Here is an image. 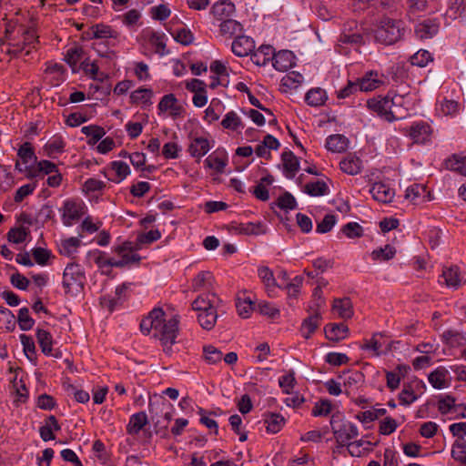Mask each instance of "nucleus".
<instances>
[{
	"label": "nucleus",
	"instance_id": "nucleus-47",
	"mask_svg": "<svg viewBox=\"0 0 466 466\" xmlns=\"http://www.w3.org/2000/svg\"><path fill=\"white\" fill-rule=\"evenodd\" d=\"M433 55L426 49H420L410 57L412 66L425 67L429 63L433 62Z\"/></svg>",
	"mask_w": 466,
	"mask_h": 466
},
{
	"label": "nucleus",
	"instance_id": "nucleus-3",
	"mask_svg": "<svg viewBox=\"0 0 466 466\" xmlns=\"http://www.w3.org/2000/svg\"><path fill=\"white\" fill-rule=\"evenodd\" d=\"M85 280L86 275L81 265L70 262L66 266L62 281L66 293L77 296L84 289Z\"/></svg>",
	"mask_w": 466,
	"mask_h": 466
},
{
	"label": "nucleus",
	"instance_id": "nucleus-21",
	"mask_svg": "<svg viewBox=\"0 0 466 466\" xmlns=\"http://www.w3.org/2000/svg\"><path fill=\"white\" fill-rule=\"evenodd\" d=\"M283 173L288 179L295 177L299 169V160L292 151H284L281 155Z\"/></svg>",
	"mask_w": 466,
	"mask_h": 466
},
{
	"label": "nucleus",
	"instance_id": "nucleus-15",
	"mask_svg": "<svg viewBox=\"0 0 466 466\" xmlns=\"http://www.w3.org/2000/svg\"><path fill=\"white\" fill-rule=\"evenodd\" d=\"M407 133L413 142L425 144L431 140L432 128L427 122L418 121L410 125L407 129Z\"/></svg>",
	"mask_w": 466,
	"mask_h": 466
},
{
	"label": "nucleus",
	"instance_id": "nucleus-37",
	"mask_svg": "<svg viewBox=\"0 0 466 466\" xmlns=\"http://www.w3.org/2000/svg\"><path fill=\"white\" fill-rule=\"evenodd\" d=\"M327 100L326 91L322 88H312L307 92L305 101L309 106H320Z\"/></svg>",
	"mask_w": 466,
	"mask_h": 466
},
{
	"label": "nucleus",
	"instance_id": "nucleus-10",
	"mask_svg": "<svg viewBox=\"0 0 466 466\" xmlns=\"http://www.w3.org/2000/svg\"><path fill=\"white\" fill-rule=\"evenodd\" d=\"M214 147V141L206 137H190L187 152L198 162Z\"/></svg>",
	"mask_w": 466,
	"mask_h": 466
},
{
	"label": "nucleus",
	"instance_id": "nucleus-44",
	"mask_svg": "<svg viewBox=\"0 0 466 466\" xmlns=\"http://www.w3.org/2000/svg\"><path fill=\"white\" fill-rule=\"evenodd\" d=\"M448 169L459 173L466 177V157L461 155H453L446 161Z\"/></svg>",
	"mask_w": 466,
	"mask_h": 466
},
{
	"label": "nucleus",
	"instance_id": "nucleus-59",
	"mask_svg": "<svg viewBox=\"0 0 466 466\" xmlns=\"http://www.w3.org/2000/svg\"><path fill=\"white\" fill-rule=\"evenodd\" d=\"M449 12L454 18L466 20V0H450Z\"/></svg>",
	"mask_w": 466,
	"mask_h": 466
},
{
	"label": "nucleus",
	"instance_id": "nucleus-36",
	"mask_svg": "<svg viewBox=\"0 0 466 466\" xmlns=\"http://www.w3.org/2000/svg\"><path fill=\"white\" fill-rule=\"evenodd\" d=\"M264 423L267 432L275 434L280 431L285 424V419L279 413H270L265 417Z\"/></svg>",
	"mask_w": 466,
	"mask_h": 466
},
{
	"label": "nucleus",
	"instance_id": "nucleus-63",
	"mask_svg": "<svg viewBox=\"0 0 466 466\" xmlns=\"http://www.w3.org/2000/svg\"><path fill=\"white\" fill-rule=\"evenodd\" d=\"M437 407L442 415L448 414L456 409V400L451 395L441 396L438 400Z\"/></svg>",
	"mask_w": 466,
	"mask_h": 466
},
{
	"label": "nucleus",
	"instance_id": "nucleus-56",
	"mask_svg": "<svg viewBox=\"0 0 466 466\" xmlns=\"http://www.w3.org/2000/svg\"><path fill=\"white\" fill-rule=\"evenodd\" d=\"M161 238V233L158 229L149 230L145 233H140L137 238V248H140L144 245H149Z\"/></svg>",
	"mask_w": 466,
	"mask_h": 466
},
{
	"label": "nucleus",
	"instance_id": "nucleus-61",
	"mask_svg": "<svg viewBox=\"0 0 466 466\" xmlns=\"http://www.w3.org/2000/svg\"><path fill=\"white\" fill-rule=\"evenodd\" d=\"M258 275L259 279L263 281L268 291L272 290L276 287L277 284L273 272L268 267L258 268Z\"/></svg>",
	"mask_w": 466,
	"mask_h": 466
},
{
	"label": "nucleus",
	"instance_id": "nucleus-49",
	"mask_svg": "<svg viewBox=\"0 0 466 466\" xmlns=\"http://www.w3.org/2000/svg\"><path fill=\"white\" fill-rule=\"evenodd\" d=\"M65 146L66 143L62 137H55L45 145L44 149L48 157H53L56 154L62 153Z\"/></svg>",
	"mask_w": 466,
	"mask_h": 466
},
{
	"label": "nucleus",
	"instance_id": "nucleus-40",
	"mask_svg": "<svg viewBox=\"0 0 466 466\" xmlns=\"http://www.w3.org/2000/svg\"><path fill=\"white\" fill-rule=\"evenodd\" d=\"M379 75L376 71L368 72L357 84L360 91L369 92L379 86Z\"/></svg>",
	"mask_w": 466,
	"mask_h": 466
},
{
	"label": "nucleus",
	"instance_id": "nucleus-42",
	"mask_svg": "<svg viewBox=\"0 0 466 466\" xmlns=\"http://www.w3.org/2000/svg\"><path fill=\"white\" fill-rule=\"evenodd\" d=\"M427 0H407V15L410 20H414L421 13L427 10Z\"/></svg>",
	"mask_w": 466,
	"mask_h": 466
},
{
	"label": "nucleus",
	"instance_id": "nucleus-2",
	"mask_svg": "<svg viewBox=\"0 0 466 466\" xmlns=\"http://www.w3.org/2000/svg\"><path fill=\"white\" fill-rule=\"evenodd\" d=\"M88 35L90 38L103 40L94 44V49L100 56L108 59H113L116 56L114 51L106 49L107 46H115L117 42L118 34L111 26L104 24L95 25L90 27Z\"/></svg>",
	"mask_w": 466,
	"mask_h": 466
},
{
	"label": "nucleus",
	"instance_id": "nucleus-19",
	"mask_svg": "<svg viewBox=\"0 0 466 466\" xmlns=\"http://www.w3.org/2000/svg\"><path fill=\"white\" fill-rule=\"evenodd\" d=\"M228 162L226 151L217 149L212 152L204 161L207 167L214 169L217 173L222 174Z\"/></svg>",
	"mask_w": 466,
	"mask_h": 466
},
{
	"label": "nucleus",
	"instance_id": "nucleus-25",
	"mask_svg": "<svg viewBox=\"0 0 466 466\" xmlns=\"http://www.w3.org/2000/svg\"><path fill=\"white\" fill-rule=\"evenodd\" d=\"M430 384L438 390H442L450 386L449 371L444 367H438L428 376Z\"/></svg>",
	"mask_w": 466,
	"mask_h": 466
},
{
	"label": "nucleus",
	"instance_id": "nucleus-22",
	"mask_svg": "<svg viewBox=\"0 0 466 466\" xmlns=\"http://www.w3.org/2000/svg\"><path fill=\"white\" fill-rule=\"evenodd\" d=\"M295 56L289 50H280L278 53L274 52L272 66L278 71H287L294 65Z\"/></svg>",
	"mask_w": 466,
	"mask_h": 466
},
{
	"label": "nucleus",
	"instance_id": "nucleus-60",
	"mask_svg": "<svg viewBox=\"0 0 466 466\" xmlns=\"http://www.w3.org/2000/svg\"><path fill=\"white\" fill-rule=\"evenodd\" d=\"M459 103L455 100L444 98L439 103L438 110L443 116H455L459 112Z\"/></svg>",
	"mask_w": 466,
	"mask_h": 466
},
{
	"label": "nucleus",
	"instance_id": "nucleus-62",
	"mask_svg": "<svg viewBox=\"0 0 466 466\" xmlns=\"http://www.w3.org/2000/svg\"><path fill=\"white\" fill-rule=\"evenodd\" d=\"M17 322L21 330H30L34 327L35 320L29 315L27 308H21L19 309Z\"/></svg>",
	"mask_w": 466,
	"mask_h": 466
},
{
	"label": "nucleus",
	"instance_id": "nucleus-6",
	"mask_svg": "<svg viewBox=\"0 0 466 466\" xmlns=\"http://www.w3.org/2000/svg\"><path fill=\"white\" fill-rule=\"evenodd\" d=\"M426 390L425 382L417 378L411 377L402 385L401 391L398 395L400 405L410 406L420 398Z\"/></svg>",
	"mask_w": 466,
	"mask_h": 466
},
{
	"label": "nucleus",
	"instance_id": "nucleus-46",
	"mask_svg": "<svg viewBox=\"0 0 466 466\" xmlns=\"http://www.w3.org/2000/svg\"><path fill=\"white\" fill-rule=\"evenodd\" d=\"M303 191L311 197H321L329 194V188L326 182L318 180L308 183Z\"/></svg>",
	"mask_w": 466,
	"mask_h": 466
},
{
	"label": "nucleus",
	"instance_id": "nucleus-57",
	"mask_svg": "<svg viewBox=\"0 0 466 466\" xmlns=\"http://www.w3.org/2000/svg\"><path fill=\"white\" fill-rule=\"evenodd\" d=\"M17 155L20 157L22 163L25 165V167H29L28 164L30 162L36 161V157L35 155L33 147L29 142H25L19 147Z\"/></svg>",
	"mask_w": 466,
	"mask_h": 466
},
{
	"label": "nucleus",
	"instance_id": "nucleus-45",
	"mask_svg": "<svg viewBox=\"0 0 466 466\" xmlns=\"http://www.w3.org/2000/svg\"><path fill=\"white\" fill-rule=\"evenodd\" d=\"M149 42L154 46L155 52L160 56H167L168 50L167 49V36L165 34L153 32L150 35Z\"/></svg>",
	"mask_w": 466,
	"mask_h": 466
},
{
	"label": "nucleus",
	"instance_id": "nucleus-51",
	"mask_svg": "<svg viewBox=\"0 0 466 466\" xmlns=\"http://www.w3.org/2000/svg\"><path fill=\"white\" fill-rule=\"evenodd\" d=\"M218 311H209L208 313H198V321L202 329L211 330L217 322Z\"/></svg>",
	"mask_w": 466,
	"mask_h": 466
},
{
	"label": "nucleus",
	"instance_id": "nucleus-1",
	"mask_svg": "<svg viewBox=\"0 0 466 466\" xmlns=\"http://www.w3.org/2000/svg\"><path fill=\"white\" fill-rule=\"evenodd\" d=\"M179 320L177 316L168 319L161 308H154L142 319L140 330L144 335H152L159 339L163 351L170 356L173 353L172 346L177 342Z\"/></svg>",
	"mask_w": 466,
	"mask_h": 466
},
{
	"label": "nucleus",
	"instance_id": "nucleus-14",
	"mask_svg": "<svg viewBox=\"0 0 466 466\" xmlns=\"http://www.w3.org/2000/svg\"><path fill=\"white\" fill-rule=\"evenodd\" d=\"M15 168L19 172H23L24 170L26 172V177L33 178L37 177H44V175H50L54 172L57 171V166L49 160H41L37 162L35 167H25V168L21 167L20 162L15 163Z\"/></svg>",
	"mask_w": 466,
	"mask_h": 466
},
{
	"label": "nucleus",
	"instance_id": "nucleus-12",
	"mask_svg": "<svg viewBox=\"0 0 466 466\" xmlns=\"http://www.w3.org/2000/svg\"><path fill=\"white\" fill-rule=\"evenodd\" d=\"M440 29V21L437 18H425L419 21L414 26L415 36L421 40L435 36Z\"/></svg>",
	"mask_w": 466,
	"mask_h": 466
},
{
	"label": "nucleus",
	"instance_id": "nucleus-38",
	"mask_svg": "<svg viewBox=\"0 0 466 466\" xmlns=\"http://www.w3.org/2000/svg\"><path fill=\"white\" fill-rule=\"evenodd\" d=\"M221 126L225 129H228L231 131H238L239 129L244 128V124L241 120V117L233 110L228 112L225 115L224 118L221 121Z\"/></svg>",
	"mask_w": 466,
	"mask_h": 466
},
{
	"label": "nucleus",
	"instance_id": "nucleus-7",
	"mask_svg": "<svg viewBox=\"0 0 466 466\" xmlns=\"http://www.w3.org/2000/svg\"><path fill=\"white\" fill-rule=\"evenodd\" d=\"M85 204L80 200L67 199L61 208V218L65 226L70 227L84 215Z\"/></svg>",
	"mask_w": 466,
	"mask_h": 466
},
{
	"label": "nucleus",
	"instance_id": "nucleus-34",
	"mask_svg": "<svg viewBox=\"0 0 466 466\" xmlns=\"http://www.w3.org/2000/svg\"><path fill=\"white\" fill-rule=\"evenodd\" d=\"M219 32L222 35L232 37L243 33V25L234 19H226L219 25Z\"/></svg>",
	"mask_w": 466,
	"mask_h": 466
},
{
	"label": "nucleus",
	"instance_id": "nucleus-13",
	"mask_svg": "<svg viewBox=\"0 0 466 466\" xmlns=\"http://www.w3.org/2000/svg\"><path fill=\"white\" fill-rule=\"evenodd\" d=\"M157 109L160 113L168 112V115L173 118H178L183 116L185 111L183 106L178 102L176 96L172 93L163 96L157 105Z\"/></svg>",
	"mask_w": 466,
	"mask_h": 466
},
{
	"label": "nucleus",
	"instance_id": "nucleus-32",
	"mask_svg": "<svg viewBox=\"0 0 466 466\" xmlns=\"http://www.w3.org/2000/svg\"><path fill=\"white\" fill-rule=\"evenodd\" d=\"M147 423L148 420L146 412H137L130 416L127 425V432L129 435H137Z\"/></svg>",
	"mask_w": 466,
	"mask_h": 466
},
{
	"label": "nucleus",
	"instance_id": "nucleus-8",
	"mask_svg": "<svg viewBox=\"0 0 466 466\" xmlns=\"http://www.w3.org/2000/svg\"><path fill=\"white\" fill-rule=\"evenodd\" d=\"M148 411L152 421L156 425H160L162 420L158 418V411L163 415L162 419L168 423L173 417L174 407L165 399L150 400L148 404Z\"/></svg>",
	"mask_w": 466,
	"mask_h": 466
},
{
	"label": "nucleus",
	"instance_id": "nucleus-5",
	"mask_svg": "<svg viewBox=\"0 0 466 466\" xmlns=\"http://www.w3.org/2000/svg\"><path fill=\"white\" fill-rule=\"evenodd\" d=\"M329 423L336 443H349L359 436L357 425L339 413L333 414Z\"/></svg>",
	"mask_w": 466,
	"mask_h": 466
},
{
	"label": "nucleus",
	"instance_id": "nucleus-39",
	"mask_svg": "<svg viewBox=\"0 0 466 466\" xmlns=\"http://www.w3.org/2000/svg\"><path fill=\"white\" fill-rule=\"evenodd\" d=\"M340 169L349 175H356L360 172L361 161L355 156H348L339 163Z\"/></svg>",
	"mask_w": 466,
	"mask_h": 466
},
{
	"label": "nucleus",
	"instance_id": "nucleus-41",
	"mask_svg": "<svg viewBox=\"0 0 466 466\" xmlns=\"http://www.w3.org/2000/svg\"><path fill=\"white\" fill-rule=\"evenodd\" d=\"M81 132L89 137L87 144L90 146L96 145L106 135L105 129L96 125L83 127Z\"/></svg>",
	"mask_w": 466,
	"mask_h": 466
},
{
	"label": "nucleus",
	"instance_id": "nucleus-33",
	"mask_svg": "<svg viewBox=\"0 0 466 466\" xmlns=\"http://www.w3.org/2000/svg\"><path fill=\"white\" fill-rule=\"evenodd\" d=\"M320 314L315 312L308 318H306L300 327V332L303 338L309 339L316 331L320 324Z\"/></svg>",
	"mask_w": 466,
	"mask_h": 466
},
{
	"label": "nucleus",
	"instance_id": "nucleus-58",
	"mask_svg": "<svg viewBox=\"0 0 466 466\" xmlns=\"http://www.w3.org/2000/svg\"><path fill=\"white\" fill-rule=\"evenodd\" d=\"M203 355L207 363L217 364L223 359L222 352L212 345L203 347Z\"/></svg>",
	"mask_w": 466,
	"mask_h": 466
},
{
	"label": "nucleus",
	"instance_id": "nucleus-24",
	"mask_svg": "<svg viewBox=\"0 0 466 466\" xmlns=\"http://www.w3.org/2000/svg\"><path fill=\"white\" fill-rule=\"evenodd\" d=\"M405 198L414 205H419L431 199L430 192L427 191L426 187L420 184L410 186L406 189Z\"/></svg>",
	"mask_w": 466,
	"mask_h": 466
},
{
	"label": "nucleus",
	"instance_id": "nucleus-17",
	"mask_svg": "<svg viewBox=\"0 0 466 466\" xmlns=\"http://www.w3.org/2000/svg\"><path fill=\"white\" fill-rule=\"evenodd\" d=\"M254 48V40L250 36L244 35L242 34L237 35L231 44V51L235 56L239 57L251 55Z\"/></svg>",
	"mask_w": 466,
	"mask_h": 466
},
{
	"label": "nucleus",
	"instance_id": "nucleus-29",
	"mask_svg": "<svg viewBox=\"0 0 466 466\" xmlns=\"http://www.w3.org/2000/svg\"><path fill=\"white\" fill-rule=\"evenodd\" d=\"M326 338L329 340L339 341L349 335V328L344 323H330L324 328Z\"/></svg>",
	"mask_w": 466,
	"mask_h": 466
},
{
	"label": "nucleus",
	"instance_id": "nucleus-23",
	"mask_svg": "<svg viewBox=\"0 0 466 466\" xmlns=\"http://www.w3.org/2000/svg\"><path fill=\"white\" fill-rule=\"evenodd\" d=\"M87 258H92L96 266L102 270L103 273L107 274L110 271V268L119 266L120 264L116 263L114 258H106V252L99 249L89 250L86 253Z\"/></svg>",
	"mask_w": 466,
	"mask_h": 466
},
{
	"label": "nucleus",
	"instance_id": "nucleus-54",
	"mask_svg": "<svg viewBox=\"0 0 466 466\" xmlns=\"http://www.w3.org/2000/svg\"><path fill=\"white\" fill-rule=\"evenodd\" d=\"M222 104L218 99H213L210 106L205 110L204 119L208 123L215 122L219 119Z\"/></svg>",
	"mask_w": 466,
	"mask_h": 466
},
{
	"label": "nucleus",
	"instance_id": "nucleus-35",
	"mask_svg": "<svg viewBox=\"0 0 466 466\" xmlns=\"http://www.w3.org/2000/svg\"><path fill=\"white\" fill-rule=\"evenodd\" d=\"M152 96L153 91L150 88L139 87L131 93L130 100L132 104L147 106L152 104Z\"/></svg>",
	"mask_w": 466,
	"mask_h": 466
},
{
	"label": "nucleus",
	"instance_id": "nucleus-28",
	"mask_svg": "<svg viewBox=\"0 0 466 466\" xmlns=\"http://www.w3.org/2000/svg\"><path fill=\"white\" fill-rule=\"evenodd\" d=\"M332 311L339 318L350 319L353 316V307L350 298L335 299L332 303Z\"/></svg>",
	"mask_w": 466,
	"mask_h": 466
},
{
	"label": "nucleus",
	"instance_id": "nucleus-30",
	"mask_svg": "<svg viewBox=\"0 0 466 466\" xmlns=\"http://www.w3.org/2000/svg\"><path fill=\"white\" fill-rule=\"evenodd\" d=\"M444 283L449 288L458 289L463 280V277L458 267L444 268L441 276Z\"/></svg>",
	"mask_w": 466,
	"mask_h": 466
},
{
	"label": "nucleus",
	"instance_id": "nucleus-11",
	"mask_svg": "<svg viewBox=\"0 0 466 466\" xmlns=\"http://www.w3.org/2000/svg\"><path fill=\"white\" fill-rule=\"evenodd\" d=\"M221 302L215 293H203L193 301L192 309L200 313L218 311Z\"/></svg>",
	"mask_w": 466,
	"mask_h": 466
},
{
	"label": "nucleus",
	"instance_id": "nucleus-9",
	"mask_svg": "<svg viewBox=\"0 0 466 466\" xmlns=\"http://www.w3.org/2000/svg\"><path fill=\"white\" fill-rule=\"evenodd\" d=\"M113 252L116 253L119 258H115L116 263H119L116 268H123L133 263H138L141 257L136 253L135 248L131 242L125 241L120 245L114 246Z\"/></svg>",
	"mask_w": 466,
	"mask_h": 466
},
{
	"label": "nucleus",
	"instance_id": "nucleus-53",
	"mask_svg": "<svg viewBox=\"0 0 466 466\" xmlns=\"http://www.w3.org/2000/svg\"><path fill=\"white\" fill-rule=\"evenodd\" d=\"M378 339H376V334H374L370 339H365L361 344L360 349L363 352V355L366 358H376L379 356V346Z\"/></svg>",
	"mask_w": 466,
	"mask_h": 466
},
{
	"label": "nucleus",
	"instance_id": "nucleus-64",
	"mask_svg": "<svg viewBox=\"0 0 466 466\" xmlns=\"http://www.w3.org/2000/svg\"><path fill=\"white\" fill-rule=\"evenodd\" d=\"M256 308L260 314L268 316L273 319L279 318L280 315L279 309L273 303L268 301H259Z\"/></svg>",
	"mask_w": 466,
	"mask_h": 466
},
{
	"label": "nucleus",
	"instance_id": "nucleus-52",
	"mask_svg": "<svg viewBox=\"0 0 466 466\" xmlns=\"http://www.w3.org/2000/svg\"><path fill=\"white\" fill-rule=\"evenodd\" d=\"M20 342L23 346V350L28 360H33L36 358V349L33 338L26 334H20Z\"/></svg>",
	"mask_w": 466,
	"mask_h": 466
},
{
	"label": "nucleus",
	"instance_id": "nucleus-43",
	"mask_svg": "<svg viewBox=\"0 0 466 466\" xmlns=\"http://www.w3.org/2000/svg\"><path fill=\"white\" fill-rule=\"evenodd\" d=\"M363 381V374L360 371L350 372L344 377V391L350 395L351 391L359 387Z\"/></svg>",
	"mask_w": 466,
	"mask_h": 466
},
{
	"label": "nucleus",
	"instance_id": "nucleus-20",
	"mask_svg": "<svg viewBox=\"0 0 466 466\" xmlns=\"http://www.w3.org/2000/svg\"><path fill=\"white\" fill-rule=\"evenodd\" d=\"M6 41L3 43L5 47V53L11 56H18L25 52V56L30 54V49L23 43L21 36L19 38L14 36L12 34L5 36Z\"/></svg>",
	"mask_w": 466,
	"mask_h": 466
},
{
	"label": "nucleus",
	"instance_id": "nucleus-27",
	"mask_svg": "<svg viewBox=\"0 0 466 466\" xmlns=\"http://www.w3.org/2000/svg\"><path fill=\"white\" fill-rule=\"evenodd\" d=\"M274 48L269 45H262L250 55L251 61L258 66H266L269 61H273Z\"/></svg>",
	"mask_w": 466,
	"mask_h": 466
},
{
	"label": "nucleus",
	"instance_id": "nucleus-50",
	"mask_svg": "<svg viewBox=\"0 0 466 466\" xmlns=\"http://www.w3.org/2000/svg\"><path fill=\"white\" fill-rule=\"evenodd\" d=\"M84 55V49L81 46H76L66 50L64 60L72 68H75ZM75 71V69H73Z\"/></svg>",
	"mask_w": 466,
	"mask_h": 466
},
{
	"label": "nucleus",
	"instance_id": "nucleus-4",
	"mask_svg": "<svg viewBox=\"0 0 466 466\" xmlns=\"http://www.w3.org/2000/svg\"><path fill=\"white\" fill-rule=\"evenodd\" d=\"M405 34V25L396 16L380 18V44L391 46L400 41Z\"/></svg>",
	"mask_w": 466,
	"mask_h": 466
},
{
	"label": "nucleus",
	"instance_id": "nucleus-26",
	"mask_svg": "<svg viewBox=\"0 0 466 466\" xmlns=\"http://www.w3.org/2000/svg\"><path fill=\"white\" fill-rule=\"evenodd\" d=\"M235 13V5L229 1L222 0L213 5L211 14L218 21L230 19Z\"/></svg>",
	"mask_w": 466,
	"mask_h": 466
},
{
	"label": "nucleus",
	"instance_id": "nucleus-31",
	"mask_svg": "<svg viewBox=\"0 0 466 466\" xmlns=\"http://www.w3.org/2000/svg\"><path fill=\"white\" fill-rule=\"evenodd\" d=\"M325 147L332 153H342L349 147V139L344 135H330L326 139Z\"/></svg>",
	"mask_w": 466,
	"mask_h": 466
},
{
	"label": "nucleus",
	"instance_id": "nucleus-48",
	"mask_svg": "<svg viewBox=\"0 0 466 466\" xmlns=\"http://www.w3.org/2000/svg\"><path fill=\"white\" fill-rule=\"evenodd\" d=\"M111 169L115 172L116 177L110 179L115 183H120L130 174L129 166L123 161H113L111 163Z\"/></svg>",
	"mask_w": 466,
	"mask_h": 466
},
{
	"label": "nucleus",
	"instance_id": "nucleus-18",
	"mask_svg": "<svg viewBox=\"0 0 466 466\" xmlns=\"http://www.w3.org/2000/svg\"><path fill=\"white\" fill-rule=\"evenodd\" d=\"M82 245L81 236L62 238L57 242L58 252L61 256L74 258Z\"/></svg>",
	"mask_w": 466,
	"mask_h": 466
},
{
	"label": "nucleus",
	"instance_id": "nucleus-16",
	"mask_svg": "<svg viewBox=\"0 0 466 466\" xmlns=\"http://www.w3.org/2000/svg\"><path fill=\"white\" fill-rule=\"evenodd\" d=\"M35 337L37 343L41 349V351L46 356H51L55 358H60L61 353L58 351H54L53 345L55 343L52 334L41 328L40 326L37 327L35 329Z\"/></svg>",
	"mask_w": 466,
	"mask_h": 466
},
{
	"label": "nucleus",
	"instance_id": "nucleus-55",
	"mask_svg": "<svg viewBox=\"0 0 466 466\" xmlns=\"http://www.w3.org/2000/svg\"><path fill=\"white\" fill-rule=\"evenodd\" d=\"M451 457L466 466V441H455L451 448Z\"/></svg>",
	"mask_w": 466,
	"mask_h": 466
}]
</instances>
